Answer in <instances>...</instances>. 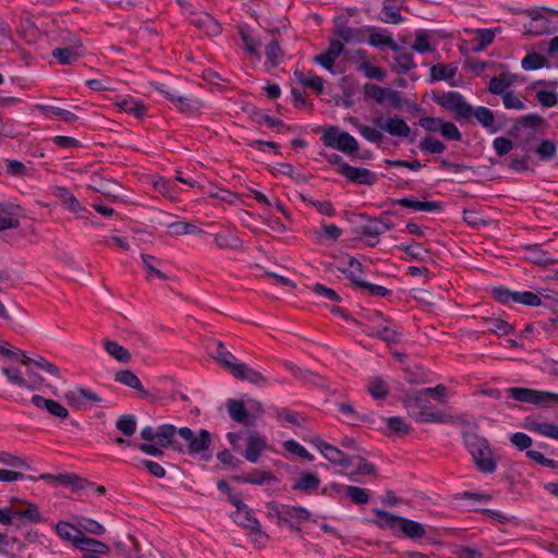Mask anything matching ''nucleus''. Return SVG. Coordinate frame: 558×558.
Returning a JSON list of instances; mask_svg holds the SVG:
<instances>
[{"label": "nucleus", "mask_w": 558, "mask_h": 558, "mask_svg": "<svg viewBox=\"0 0 558 558\" xmlns=\"http://www.w3.org/2000/svg\"><path fill=\"white\" fill-rule=\"evenodd\" d=\"M374 523L381 530H389L396 537L421 539L426 535L424 524L411 519L375 509Z\"/></svg>", "instance_id": "f257e3e1"}, {"label": "nucleus", "mask_w": 558, "mask_h": 558, "mask_svg": "<svg viewBox=\"0 0 558 558\" xmlns=\"http://www.w3.org/2000/svg\"><path fill=\"white\" fill-rule=\"evenodd\" d=\"M405 408L410 416L417 423H441V424H454L461 423L463 425H470L464 418L454 417L442 411H434L430 405L420 395L408 396L404 400Z\"/></svg>", "instance_id": "f03ea898"}, {"label": "nucleus", "mask_w": 558, "mask_h": 558, "mask_svg": "<svg viewBox=\"0 0 558 558\" xmlns=\"http://www.w3.org/2000/svg\"><path fill=\"white\" fill-rule=\"evenodd\" d=\"M463 442L472 456L476 469L484 474H492L497 469V460L494 458L489 442L473 432H462Z\"/></svg>", "instance_id": "7ed1b4c3"}, {"label": "nucleus", "mask_w": 558, "mask_h": 558, "mask_svg": "<svg viewBox=\"0 0 558 558\" xmlns=\"http://www.w3.org/2000/svg\"><path fill=\"white\" fill-rule=\"evenodd\" d=\"M324 146L337 149L348 156H354L359 150V142L349 132L342 131L338 125H331L324 131L320 137Z\"/></svg>", "instance_id": "20e7f679"}, {"label": "nucleus", "mask_w": 558, "mask_h": 558, "mask_svg": "<svg viewBox=\"0 0 558 558\" xmlns=\"http://www.w3.org/2000/svg\"><path fill=\"white\" fill-rule=\"evenodd\" d=\"M230 504L236 508V511L232 513V519L238 525L247 530L251 536L268 538V535L262 530L259 521L253 515V510L240 497H230Z\"/></svg>", "instance_id": "39448f33"}, {"label": "nucleus", "mask_w": 558, "mask_h": 558, "mask_svg": "<svg viewBox=\"0 0 558 558\" xmlns=\"http://www.w3.org/2000/svg\"><path fill=\"white\" fill-rule=\"evenodd\" d=\"M506 395L508 398H511L515 401L538 407H548L553 403H558V393L525 387H510L506 389Z\"/></svg>", "instance_id": "423d86ee"}, {"label": "nucleus", "mask_w": 558, "mask_h": 558, "mask_svg": "<svg viewBox=\"0 0 558 558\" xmlns=\"http://www.w3.org/2000/svg\"><path fill=\"white\" fill-rule=\"evenodd\" d=\"M434 100L441 108L454 112L457 119L470 120L472 118V106L466 102L463 95L459 92L450 90L435 94Z\"/></svg>", "instance_id": "0eeeda50"}, {"label": "nucleus", "mask_w": 558, "mask_h": 558, "mask_svg": "<svg viewBox=\"0 0 558 558\" xmlns=\"http://www.w3.org/2000/svg\"><path fill=\"white\" fill-rule=\"evenodd\" d=\"M179 436L187 444V453L190 456L198 454L210 447L211 435L206 429H201L198 436L189 427H181L178 430Z\"/></svg>", "instance_id": "6e6552de"}, {"label": "nucleus", "mask_w": 558, "mask_h": 558, "mask_svg": "<svg viewBox=\"0 0 558 558\" xmlns=\"http://www.w3.org/2000/svg\"><path fill=\"white\" fill-rule=\"evenodd\" d=\"M341 495L344 494L345 497L350 498L351 501L355 505H365L369 500V494L368 490L365 488H361L357 486H350L339 483H330L328 486H326L323 490V494H329V495Z\"/></svg>", "instance_id": "1a4fd4ad"}, {"label": "nucleus", "mask_w": 558, "mask_h": 558, "mask_svg": "<svg viewBox=\"0 0 558 558\" xmlns=\"http://www.w3.org/2000/svg\"><path fill=\"white\" fill-rule=\"evenodd\" d=\"M312 444L320 451V453L332 464L340 465L342 468L348 469L352 462L353 458L344 453L339 448L317 438L312 441Z\"/></svg>", "instance_id": "9d476101"}, {"label": "nucleus", "mask_w": 558, "mask_h": 558, "mask_svg": "<svg viewBox=\"0 0 558 558\" xmlns=\"http://www.w3.org/2000/svg\"><path fill=\"white\" fill-rule=\"evenodd\" d=\"M65 400L70 407L76 409H86V407L90 403H99L102 401L101 397H99L96 392L83 387L69 390L65 393Z\"/></svg>", "instance_id": "9b49d317"}, {"label": "nucleus", "mask_w": 558, "mask_h": 558, "mask_svg": "<svg viewBox=\"0 0 558 558\" xmlns=\"http://www.w3.org/2000/svg\"><path fill=\"white\" fill-rule=\"evenodd\" d=\"M341 175L348 181L361 185L372 186L377 182V174L375 172L366 168H357L351 165H343Z\"/></svg>", "instance_id": "f8f14e48"}, {"label": "nucleus", "mask_w": 558, "mask_h": 558, "mask_svg": "<svg viewBox=\"0 0 558 558\" xmlns=\"http://www.w3.org/2000/svg\"><path fill=\"white\" fill-rule=\"evenodd\" d=\"M517 148H520L525 154L523 156L511 155L508 159V168L517 173H522L526 170L531 169L530 162L532 160L529 153L534 151V146L532 145V141L526 138L525 141L519 143Z\"/></svg>", "instance_id": "ddd939ff"}, {"label": "nucleus", "mask_w": 558, "mask_h": 558, "mask_svg": "<svg viewBox=\"0 0 558 558\" xmlns=\"http://www.w3.org/2000/svg\"><path fill=\"white\" fill-rule=\"evenodd\" d=\"M39 478L46 482H57L61 486L72 487L73 489L76 490L84 489L86 486L93 485V483L74 473H62L58 475L45 473L41 474Z\"/></svg>", "instance_id": "4468645a"}, {"label": "nucleus", "mask_w": 558, "mask_h": 558, "mask_svg": "<svg viewBox=\"0 0 558 558\" xmlns=\"http://www.w3.org/2000/svg\"><path fill=\"white\" fill-rule=\"evenodd\" d=\"M393 205H398L403 208H411L418 211L426 213H440L444 210V204L439 201H418L412 197H403L399 199H392Z\"/></svg>", "instance_id": "2eb2a0df"}, {"label": "nucleus", "mask_w": 558, "mask_h": 558, "mask_svg": "<svg viewBox=\"0 0 558 558\" xmlns=\"http://www.w3.org/2000/svg\"><path fill=\"white\" fill-rule=\"evenodd\" d=\"M361 219L366 220L365 225H362L359 227L356 233L366 238H369L368 240V246L374 247L378 244L379 239L378 236L383 234V229L379 225L378 218H373L366 213H362L359 215Z\"/></svg>", "instance_id": "dca6fc26"}, {"label": "nucleus", "mask_w": 558, "mask_h": 558, "mask_svg": "<svg viewBox=\"0 0 558 558\" xmlns=\"http://www.w3.org/2000/svg\"><path fill=\"white\" fill-rule=\"evenodd\" d=\"M232 482L254 485H265L278 482L277 476L271 471L253 470L247 474L232 475Z\"/></svg>", "instance_id": "f3484780"}, {"label": "nucleus", "mask_w": 558, "mask_h": 558, "mask_svg": "<svg viewBox=\"0 0 558 558\" xmlns=\"http://www.w3.org/2000/svg\"><path fill=\"white\" fill-rule=\"evenodd\" d=\"M267 448V440L264 436L253 432L246 439V449L243 457L251 463H256Z\"/></svg>", "instance_id": "a211bd4d"}, {"label": "nucleus", "mask_w": 558, "mask_h": 558, "mask_svg": "<svg viewBox=\"0 0 558 558\" xmlns=\"http://www.w3.org/2000/svg\"><path fill=\"white\" fill-rule=\"evenodd\" d=\"M231 374L240 380H246L256 386H264L267 384L266 377L258 371L250 367L246 363H238L232 366Z\"/></svg>", "instance_id": "6ab92c4d"}, {"label": "nucleus", "mask_w": 558, "mask_h": 558, "mask_svg": "<svg viewBox=\"0 0 558 558\" xmlns=\"http://www.w3.org/2000/svg\"><path fill=\"white\" fill-rule=\"evenodd\" d=\"M82 44H75L71 47H58L51 52V56L62 65H72L83 57Z\"/></svg>", "instance_id": "aec40b11"}, {"label": "nucleus", "mask_w": 558, "mask_h": 558, "mask_svg": "<svg viewBox=\"0 0 558 558\" xmlns=\"http://www.w3.org/2000/svg\"><path fill=\"white\" fill-rule=\"evenodd\" d=\"M227 408L230 417L244 426H252L255 422V418L244 405V402L241 400L229 399L227 402Z\"/></svg>", "instance_id": "412c9836"}, {"label": "nucleus", "mask_w": 558, "mask_h": 558, "mask_svg": "<svg viewBox=\"0 0 558 558\" xmlns=\"http://www.w3.org/2000/svg\"><path fill=\"white\" fill-rule=\"evenodd\" d=\"M32 403L38 409H45L48 413L59 418H66L69 411L60 402L52 399H46L43 396L34 395Z\"/></svg>", "instance_id": "4be33fe9"}, {"label": "nucleus", "mask_w": 558, "mask_h": 558, "mask_svg": "<svg viewBox=\"0 0 558 558\" xmlns=\"http://www.w3.org/2000/svg\"><path fill=\"white\" fill-rule=\"evenodd\" d=\"M251 119L259 125L266 124L268 128L276 129L280 134L291 131L290 125L286 124L280 119L270 117L262 109H254L251 113Z\"/></svg>", "instance_id": "5701e85b"}, {"label": "nucleus", "mask_w": 558, "mask_h": 558, "mask_svg": "<svg viewBox=\"0 0 558 558\" xmlns=\"http://www.w3.org/2000/svg\"><path fill=\"white\" fill-rule=\"evenodd\" d=\"M356 53L360 57V59H362V62H360L356 68L359 72L364 73V75L369 80H377L379 82H383L386 78V70L380 66H375L371 64V62L366 59V50L359 49Z\"/></svg>", "instance_id": "b1692460"}, {"label": "nucleus", "mask_w": 558, "mask_h": 558, "mask_svg": "<svg viewBox=\"0 0 558 558\" xmlns=\"http://www.w3.org/2000/svg\"><path fill=\"white\" fill-rule=\"evenodd\" d=\"M457 72L458 66L454 63H437L429 69L430 81H447L450 86H456L457 84L450 81L456 76Z\"/></svg>", "instance_id": "393cba45"}, {"label": "nucleus", "mask_w": 558, "mask_h": 558, "mask_svg": "<svg viewBox=\"0 0 558 558\" xmlns=\"http://www.w3.org/2000/svg\"><path fill=\"white\" fill-rule=\"evenodd\" d=\"M515 76L508 72H502L498 76H494L489 80L487 89L494 95H500L501 97L508 93V88L514 84Z\"/></svg>", "instance_id": "a878e982"}, {"label": "nucleus", "mask_w": 558, "mask_h": 558, "mask_svg": "<svg viewBox=\"0 0 558 558\" xmlns=\"http://www.w3.org/2000/svg\"><path fill=\"white\" fill-rule=\"evenodd\" d=\"M215 243L219 248L239 251L243 246V241L235 231L223 230L215 234Z\"/></svg>", "instance_id": "bb28decb"}, {"label": "nucleus", "mask_w": 558, "mask_h": 558, "mask_svg": "<svg viewBox=\"0 0 558 558\" xmlns=\"http://www.w3.org/2000/svg\"><path fill=\"white\" fill-rule=\"evenodd\" d=\"M114 380L122 385H125L140 392L142 398L148 397V391L143 387L140 378L130 369L119 371L114 375Z\"/></svg>", "instance_id": "cd10ccee"}, {"label": "nucleus", "mask_w": 558, "mask_h": 558, "mask_svg": "<svg viewBox=\"0 0 558 558\" xmlns=\"http://www.w3.org/2000/svg\"><path fill=\"white\" fill-rule=\"evenodd\" d=\"M75 547L82 551H89L90 554L107 555L109 553V546L105 543L87 537L84 533L75 541Z\"/></svg>", "instance_id": "c85d7f7f"}, {"label": "nucleus", "mask_w": 558, "mask_h": 558, "mask_svg": "<svg viewBox=\"0 0 558 558\" xmlns=\"http://www.w3.org/2000/svg\"><path fill=\"white\" fill-rule=\"evenodd\" d=\"M526 29L534 35L549 34L555 31L553 22L543 13H536L529 22Z\"/></svg>", "instance_id": "c756f323"}, {"label": "nucleus", "mask_w": 558, "mask_h": 558, "mask_svg": "<svg viewBox=\"0 0 558 558\" xmlns=\"http://www.w3.org/2000/svg\"><path fill=\"white\" fill-rule=\"evenodd\" d=\"M385 132L389 133L392 136L408 137L411 133V129L404 119L395 116L386 120Z\"/></svg>", "instance_id": "7c9ffc66"}, {"label": "nucleus", "mask_w": 558, "mask_h": 558, "mask_svg": "<svg viewBox=\"0 0 558 558\" xmlns=\"http://www.w3.org/2000/svg\"><path fill=\"white\" fill-rule=\"evenodd\" d=\"M525 427L539 435L558 440V425L551 423H541L532 420L530 416L525 418Z\"/></svg>", "instance_id": "2f4dec72"}, {"label": "nucleus", "mask_w": 558, "mask_h": 558, "mask_svg": "<svg viewBox=\"0 0 558 558\" xmlns=\"http://www.w3.org/2000/svg\"><path fill=\"white\" fill-rule=\"evenodd\" d=\"M351 122L363 138H365L369 143L376 144L377 147H380V143L385 138L381 131L373 126L362 124L355 118H351Z\"/></svg>", "instance_id": "473e14b6"}, {"label": "nucleus", "mask_w": 558, "mask_h": 558, "mask_svg": "<svg viewBox=\"0 0 558 558\" xmlns=\"http://www.w3.org/2000/svg\"><path fill=\"white\" fill-rule=\"evenodd\" d=\"M194 24L204 29L208 36L216 37L222 33L221 24L210 14L204 13L199 15Z\"/></svg>", "instance_id": "72a5a7b5"}, {"label": "nucleus", "mask_w": 558, "mask_h": 558, "mask_svg": "<svg viewBox=\"0 0 558 558\" xmlns=\"http://www.w3.org/2000/svg\"><path fill=\"white\" fill-rule=\"evenodd\" d=\"M56 533L60 538L72 542L75 546V541L82 536L83 531L80 529V526L77 527L66 521H59L56 524Z\"/></svg>", "instance_id": "f704fd0d"}, {"label": "nucleus", "mask_w": 558, "mask_h": 558, "mask_svg": "<svg viewBox=\"0 0 558 558\" xmlns=\"http://www.w3.org/2000/svg\"><path fill=\"white\" fill-rule=\"evenodd\" d=\"M36 108L46 117L57 116L66 123H73L78 120V117L73 112L62 109L60 107L50 105H37Z\"/></svg>", "instance_id": "c9c22d12"}, {"label": "nucleus", "mask_w": 558, "mask_h": 558, "mask_svg": "<svg viewBox=\"0 0 558 558\" xmlns=\"http://www.w3.org/2000/svg\"><path fill=\"white\" fill-rule=\"evenodd\" d=\"M371 336L380 339L388 344H396L400 341L401 328H392L389 326L377 327L373 328Z\"/></svg>", "instance_id": "e433bc0d"}, {"label": "nucleus", "mask_w": 558, "mask_h": 558, "mask_svg": "<svg viewBox=\"0 0 558 558\" xmlns=\"http://www.w3.org/2000/svg\"><path fill=\"white\" fill-rule=\"evenodd\" d=\"M339 270L351 281V286L354 289L359 287L357 282L363 281L360 277V274L362 272V264L354 257H349L347 266L339 268Z\"/></svg>", "instance_id": "4c0bfd02"}, {"label": "nucleus", "mask_w": 558, "mask_h": 558, "mask_svg": "<svg viewBox=\"0 0 558 558\" xmlns=\"http://www.w3.org/2000/svg\"><path fill=\"white\" fill-rule=\"evenodd\" d=\"M320 480L317 474L303 473L301 477L292 485L293 490L312 493L319 487Z\"/></svg>", "instance_id": "58836bf2"}, {"label": "nucleus", "mask_w": 558, "mask_h": 558, "mask_svg": "<svg viewBox=\"0 0 558 558\" xmlns=\"http://www.w3.org/2000/svg\"><path fill=\"white\" fill-rule=\"evenodd\" d=\"M175 426L171 424L160 425L156 430V442L159 447L169 448L173 445L175 435L178 434Z\"/></svg>", "instance_id": "ea45409f"}, {"label": "nucleus", "mask_w": 558, "mask_h": 558, "mask_svg": "<svg viewBox=\"0 0 558 558\" xmlns=\"http://www.w3.org/2000/svg\"><path fill=\"white\" fill-rule=\"evenodd\" d=\"M471 112L472 117H474L482 126L489 129L490 132L497 131V128H494L495 117L489 108L484 106H478L476 108L472 107Z\"/></svg>", "instance_id": "a19ab883"}, {"label": "nucleus", "mask_w": 558, "mask_h": 558, "mask_svg": "<svg viewBox=\"0 0 558 558\" xmlns=\"http://www.w3.org/2000/svg\"><path fill=\"white\" fill-rule=\"evenodd\" d=\"M104 348L106 352L118 362L128 363L131 361L132 355L130 351L113 340H106Z\"/></svg>", "instance_id": "79ce46f5"}, {"label": "nucleus", "mask_w": 558, "mask_h": 558, "mask_svg": "<svg viewBox=\"0 0 558 558\" xmlns=\"http://www.w3.org/2000/svg\"><path fill=\"white\" fill-rule=\"evenodd\" d=\"M525 252L526 259L535 265L545 266L551 262L549 253L543 251L539 244L527 245Z\"/></svg>", "instance_id": "37998d69"}, {"label": "nucleus", "mask_w": 558, "mask_h": 558, "mask_svg": "<svg viewBox=\"0 0 558 558\" xmlns=\"http://www.w3.org/2000/svg\"><path fill=\"white\" fill-rule=\"evenodd\" d=\"M416 68L414 57L411 52H402L393 58L392 69L401 74H407Z\"/></svg>", "instance_id": "c03bdc74"}, {"label": "nucleus", "mask_w": 558, "mask_h": 558, "mask_svg": "<svg viewBox=\"0 0 558 558\" xmlns=\"http://www.w3.org/2000/svg\"><path fill=\"white\" fill-rule=\"evenodd\" d=\"M541 161L553 160L557 156V144L551 140H542L534 148Z\"/></svg>", "instance_id": "a18cd8bd"}, {"label": "nucleus", "mask_w": 558, "mask_h": 558, "mask_svg": "<svg viewBox=\"0 0 558 558\" xmlns=\"http://www.w3.org/2000/svg\"><path fill=\"white\" fill-rule=\"evenodd\" d=\"M265 54L272 68L279 66L284 61V51L278 40H271L266 45Z\"/></svg>", "instance_id": "49530a36"}, {"label": "nucleus", "mask_w": 558, "mask_h": 558, "mask_svg": "<svg viewBox=\"0 0 558 558\" xmlns=\"http://www.w3.org/2000/svg\"><path fill=\"white\" fill-rule=\"evenodd\" d=\"M72 213H80L85 210L80 201L65 187H58L54 194Z\"/></svg>", "instance_id": "de8ad7c7"}, {"label": "nucleus", "mask_w": 558, "mask_h": 558, "mask_svg": "<svg viewBox=\"0 0 558 558\" xmlns=\"http://www.w3.org/2000/svg\"><path fill=\"white\" fill-rule=\"evenodd\" d=\"M13 514L25 523H39L45 520L34 504H27V508L24 510L14 509Z\"/></svg>", "instance_id": "09e8293b"}, {"label": "nucleus", "mask_w": 558, "mask_h": 558, "mask_svg": "<svg viewBox=\"0 0 558 558\" xmlns=\"http://www.w3.org/2000/svg\"><path fill=\"white\" fill-rule=\"evenodd\" d=\"M484 324L487 331L498 336L509 335L513 330V327L508 322L497 317L486 318Z\"/></svg>", "instance_id": "8fccbe9b"}, {"label": "nucleus", "mask_w": 558, "mask_h": 558, "mask_svg": "<svg viewBox=\"0 0 558 558\" xmlns=\"http://www.w3.org/2000/svg\"><path fill=\"white\" fill-rule=\"evenodd\" d=\"M396 248L407 254L409 258L416 260H424L428 254V252L415 241H412L411 243H401L397 245Z\"/></svg>", "instance_id": "3c124183"}, {"label": "nucleus", "mask_w": 558, "mask_h": 558, "mask_svg": "<svg viewBox=\"0 0 558 558\" xmlns=\"http://www.w3.org/2000/svg\"><path fill=\"white\" fill-rule=\"evenodd\" d=\"M521 66L525 71H534L542 68H548L547 59L537 52H529L521 61Z\"/></svg>", "instance_id": "603ef678"}, {"label": "nucleus", "mask_w": 558, "mask_h": 558, "mask_svg": "<svg viewBox=\"0 0 558 558\" xmlns=\"http://www.w3.org/2000/svg\"><path fill=\"white\" fill-rule=\"evenodd\" d=\"M120 110L134 116L137 119H143L146 114V107L136 101L134 98H125L118 104Z\"/></svg>", "instance_id": "864d4df0"}, {"label": "nucleus", "mask_w": 558, "mask_h": 558, "mask_svg": "<svg viewBox=\"0 0 558 558\" xmlns=\"http://www.w3.org/2000/svg\"><path fill=\"white\" fill-rule=\"evenodd\" d=\"M282 517L296 520L298 522H307L311 520L312 514L305 507L284 505Z\"/></svg>", "instance_id": "5fc2aeb1"}, {"label": "nucleus", "mask_w": 558, "mask_h": 558, "mask_svg": "<svg viewBox=\"0 0 558 558\" xmlns=\"http://www.w3.org/2000/svg\"><path fill=\"white\" fill-rule=\"evenodd\" d=\"M543 122H544V119L538 114L529 113V114L522 116L517 120V123L510 130L509 134L515 135L517 131L520 128L534 129V128L541 125Z\"/></svg>", "instance_id": "6e6d98bb"}, {"label": "nucleus", "mask_w": 558, "mask_h": 558, "mask_svg": "<svg viewBox=\"0 0 558 558\" xmlns=\"http://www.w3.org/2000/svg\"><path fill=\"white\" fill-rule=\"evenodd\" d=\"M412 49L418 53H426L434 51L430 44V34L427 31L420 29L415 33V40L411 46Z\"/></svg>", "instance_id": "4d7b16f0"}, {"label": "nucleus", "mask_w": 558, "mask_h": 558, "mask_svg": "<svg viewBox=\"0 0 558 558\" xmlns=\"http://www.w3.org/2000/svg\"><path fill=\"white\" fill-rule=\"evenodd\" d=\"M116 427L122 435L131 437L136 432V418L132 414H125L118 417Z\"/></svg>", "instance_id": "13d9d810"}, {"label": "nucleus", "mask_w": 558, "mask_h": 558, "mask_svg": "<svg viewBox=\"0 0 558 558\" xmlns=\"http://www.w3.org/2000/svg\"><path fill=\"white\" fill-rule=\"evenodd\" d=\"M417 147L424 154H442L446 150V145L432 136L421 140Z\"/></svg>", "instance_id": "bf43d9fd"}, {"label": "nucleus", "mask_w": 558, "mask_h": 558, "mask_svg": "<svg viewBox=\"0 0 558 558\" xmlns=\"http://www.w3.org/2000/svg\"><path fill=\"white\" fill-rule=\"evenodd\" d=\"M380 20L387 24L401 23L403 19L400 13V8L385 2L380 12Z\"/></svg>", "instance_id": "052dcab7"}, {"label": "nucleus", "mask_w": 558, "mask_h": 558, "mask_svg": "<svg viewBox=\"0 0 558 558\" xmlns=\"http://www.w3.org/2000/svg\"><path fill=\"white\" fill-rule=\"evenodd\" d=\"M239 36L244 44V50L247 54L259 58L260 53L258 48L260 46V41L257 40L254 36H252L248 32L244 29L239 31Z\"/></svg>", "instance_id": "680f3d73"}, {"label": "nucleus", "mask_w": 558, "mask_h": 558, "mask_svg": "<svg viewBox=\"0 0 558 558\" xmlns=\"http://www.w3.org/2000/svg\"><path fill=\"white\" fill-rule=\"evenodd\" d=\"M215 359L217 360V362L220 365H222L225 368H227L230 373H231L232 366L238 364V363L233 362L236 360L235 356L231 352H229L221 342L217 343Z\"/></svg>", "instance_id": "e2e57ef3"}, {"label": "nucleus", "mask_w": 558, "mask_h": 558, "mask_svg": "<svg viewBox=\"0 0 558 558\" xmlns=\"http://www.w3.org/2000/svg\"><path fill=\"white\" fill-rule=\"evenodd\" d=\"M386 426L392 434L398 436L408 435L412 429V427L407 424L405 420L400 416L388 417Z\"/></svg>", "instance_id": "0e129e2a"}, {"label": "nucleus", "mask_w": 558, "mask_h": 558, "mask_svg": "<svg viewBox=\"0 0 558 558\" xmlns=\"http://www.w3.org/2000/svg\"><path fill=\"white\" fill-rule=\"evenodd\" d=\"M513 303L536 307L542 304V300L532 291H514Z\"/></svg>", "instance_id": "69168bd1"}, {"label": "nucleus", "mask_w": 558, "mask_h": 558, "mask_svg": "<svg viewBox=\"0 0 558 558\" xmlns=\"http://www.w3.org/2000/svg\"><path fill=\"white\" fill-rule=\"evenodd\" d=\"M77 525L82 531L84 530L90 534L98 536L102 535L106 532V529L102 524L87 517H80L77 519Z\"/></svg>", "instance_id": "338daca9"}, {"label": "nucleus", "mask_w": 558, "mask_h": 558, "mask_svg": "<svg viewBox=\"0 0 558 558\" xmlns=\"http://www.w3.org/2000/svg\"><path fill=\"white\" fill-rule=\"evenodd\" d=\"M368 392L375 399H385L388 396V387L380 377H374L369 381Z\"/></svg>", "instance_id": "774afa93"}]
</instances>
